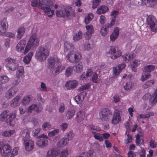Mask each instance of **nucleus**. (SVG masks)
<instances>
[{"instance_id":"603ef678","label":"nucleus","mask_w":157,"mask_h":157,"mask_svg":"<svg viewBox=\"0 0 157 157\" xmlns=\"http://www.w3.org/2000/svg\"><path fill=\"white\" fill-rule=\"evenodd\" d=\"M117 50V48L115 46H111L109 52L108 53V54L110 55V56L113 55Z\"/></svg>"},{"instance_id":"4c0bfd02","label":"nucleus","mask_w":157,"mask_h":157,"mask_svg":"<svg viewBox=\"0 0 157 157\" xmlns=\"http://www.w3.org/2000/svg\"><path fill=\"white\" fill-rule=\"evenodd\" d=\"M73 67L72 66L68 67L66 70L65 75L66 77H69L72 74Z\"/></svg>"},{"instance_id":"cd10ccee","label":"nucleus","mask_w":157,"mask_h":157,"mask_svg":"<svg viewBox=\"0 0 157 157\" xmlns=\"http://www.w3.org/2000/svg\"><path fill=\"white\" fill-rule=\"evenodd\" d=\"M18 69L16 71V77L17 78L21 77L24 73V67L23 66H20L17 67Z\"/></svg>"},{"instance_id":"864d4df0","label":"nucleus","mask_w":157,"mask_h":157,"mask_svg":"<svg viewBox=\"0 0 157 157\" xmlns=\"http://www.w3.org/2000/svg\"><path fill=\"white\" fill-rule=\"evenodd\" d=\"M124 89L126 90H128L132 88V83L131 82L126 83L125 85L124 86Z\"/></svg>"},{"instance_id":"e2e57ef3","label":"nucleus","mask_w":157,"mask_h":157,"mask_svg":"<svg viewBox=\"0 0 157 157\" xmlns=\"http://www.w3.org/2000/svg\"><path fill=\"white\" fill-rule=\"evenodd\" d=\"M43 10L44 13L49 12L51 11V9L49 7L47 6H43L42 5L39 8Z\"/></svg>"},{"instance_id":"aec40b11","label":"nucleus","mask_w":157,"mask_h":157,"mask_svg":"<svg viewBox=\"0 0 157 157\" xmlns=\"http://www.w3.org/2000/svg\"><path fill=\"white\" fill-rule=\"evenodd\" d=\"M56 61V58L54 57H50L48 59V67L50 70H53L54 69Z\"/></svg>"},{"instance_id":"1a4fd4ad","label":"nucleus","mask_w":157,"mask_h":157,"mask_svg":"<svg viewBox=\"0 0 157 157\" xmlns=\"http://www.w3.org/2000/svg\"><path fill=\"white\" fill-rule=\"evenodd\" d=\"M12 147L8 144H5L2 141L0 142V154L2 156L8 157L10 156Z\"/></svg>"},{"instance_id":"a18cd8bd","label":"nucleus","mask_w":157,"mask_h":157,"mask_svg":"<svg viewBox=\"0 0 157 157\" xmlns=\"http://www.w3.org/2000/svg\"><path fill=\"white\" fill-rule=\"evenodd\" d=\"M51 126L48 122H44L42 125V128L44 131H46L51 128Z\"/></svg>"},{"instance_id":"338daca9","label":"nucleus","mask_w":157,"mask_h":157,"mask_svg":"<svg viewBox=\"0 0 157 157\" xmlns=\"http://www.w3.org/2000/svg\"><path fill=\"white\" fill-rule=\"evenodd\" d=\"M35 108L36 109L35 111L36 113H38L41 112L43 109V107L41 105H39L38 106L36 105V107Z\"/></svg>"},{"instance_id":"13d9d810","label":"nucleus","mask_w":157,"mask_h":157,"mask_svg":"<svg viewBox=\"0 0 157 157\" xmlns=\"http://www.w3.org/2000/svg\"><path fill=\"white\" fill-rule=\"evenodd\" d=\"M59 131V129H56L53 131L50 132L48 133V136L49 137L52 136L57 134Z\"/></svg>"},{"instance_id":"dca6fc26","label":"nucleus","mask_w":157,"mask_h":157,"mask_svg":"<svg viewBox=\"0 0 157 157\" xmlns=\"http://www.w3.org/2000/svg\"><path fill=\"white\" fill-rule=\"evenodd\" d=\"M26 41L25 40H21L17 44L16 49L18 52L21 53L23 52L24 48L25 47Z\"/></svg>"},{"instance_id":"72a5a7b5","label":"nucleus","mask_w":157,"mask_h":157,"mask_svg":"<svg viewBox=\"0 0 157 157\" xmlns=\"http://www.w3.org/2000/svg\"><path fill=\"white\" fill-rule=\"evenodd\" d=\"M73 46L72 43L68 42L66 41L64 43V51H67L73 48Z\"/></svg>"},{"instance_id":"423d86ee","label":"nucleus","mask_w":157,"mask_h":157,"mask_svg":"<svg viewBox=\"0 0 157 157\" xmlns=\"http://www.w3.org/2000/svg\"><path fill=\"white\" fill-rule=\"evenodd\" d=\"M39 39L36 37V35L33 34L27 43L24 52V54L27 53L31 48L38 46L39 45Z\"/></svg>"},{"instance_id":"9d476101","label":"nucleus","mask_w":157,"mask_h":157,"mask_svg":"<svg viewBox=\"0 0 157 157\" xmlns=\"http://www.w3.org/2000/svg\"><path fill=\"white\" fill-rule=\"evenodd\" d=\"M147 20L151 30L153 32H156L157 31V24L155 17L153 15H150L147 18Z\"/></svg>"},{"instance_id":"4468645a","label":"nucleus","mask_w":157,"mask_h":157,"mask_svg":"<svg viewBox=\"0 0 157 157\" xmlns=\"http://www.w3.org/2000/svg\"><path fill=\"white\" fill-rule=\"evenodd\" d=\"M86 93L84 91L82 92L76 96L74 98V100L77 104L82 103L84 99Z\"/></svg>"},{"instance_id":"bb28decb","label":"nucleus","mask_w":157,"mask_h":157,"mask_svg":"<svg viewBox=\"0 0 157 157\" xmlns=\"http://www.w3.org/2000/svg\"><path fill=\"white\" fill-rule=\"evenodd\" d=\"M109 28L110 24L109 23L107 24L105 26L102 27L100 30L101 34L105 36L107 34Z\"/></svg>"},{"instance_id":"f257e3e1","label":"nucleus","mask_w":157,"mask_h":157,"mask_svg":"<svg viewBox=\"0 0 157 157\" xmlns=\"http://www.w3.org/2000/svg\"><path fill=\"white\" fill-rule=\"evenodd\" d=\"M50 48L48 44L39 47L35 56V58L40 62L44 61L49 55Z\"/></svg>"},{"instance_id":"58836bf2","label":"nucleus","mask_w":157,"mask_h":157,"mask_svg":"<svg viewBox=\"0 0 157 157\" xmlns=\"http://www.w3.org/2000/svg\"><path fill=\"white\" fill-rule=\"evenodd\" d=\"M94 15L93 13H89L87 16L85 17L84 22L86 24H87L93 18Z\"/></svg>"},{"instance_id":"69168bd1","label":"nucleus","mask_w":157,"mask_h":157,"mask_svg":"<svg viewBox=\"0 0 157 157\" xmlns=\"http://www.w3.org/2000/svg\"><path fill=\"white\" fill-rule=\"evenodd\" d=\"M41 130L40 128H38L36 129L33 130L32 132V135L33 136H36L38 135V134L39 133Z\"/></svg>"},{"instance_id":"0e129e2a","label":"nucleus","mask_w":157,"mask_h":157,"mask_svg":"<svg viewBox=\"0 0 157 157\" xmlns=\"http://www.w3.org/2000/svg\"><path fill=\"white\" fill-rule=\"evenodd\" d=\"M60 156L62 157H66L68 155V151L67 149H64L61 152Z\"/></svg>"},{"instance_id":"49530a36","label":"nucleus","mask_w":157,"mask_h":157,"mask_svg":"<svg viewBox=\"0 0 157 157\" xmlns=\"http://www.w3.org/2000/svg\"><path fill=\"white\" fill-rule=\"evenodd\" d=\"M9 80V78L6 75H3L0 77V82L2 84L7 83Z\"/></svg>"},{"instance_id":"9b49d317","label":"nucleus","mask_w":157,"mask_h":157,"mask_svg":"<svg viewBox=\"0 0 157 157\" xmlns=\"http://www.w3.org/2000/svg\"><path fill=\"white\" fill-rule=\"evenodd\" d=\"M18 90V89L17 86H13L5 93V97L7 99H10L14 96Z\"/></svg>"},{"instance_id":"4d7b16f0","label":"nucleus","mask_w":157,"mask_h":157,"mask_svg":"<svg viewBox=\"0 0 157 157\" xmlns=\"http://www.w3.org/2000/svg\"><path fill=\"white\" fill-rule=\"evenodd\" d=\"M94 137L95 139L100 141L103 140L102 139V134L100 133H96L94 136Z\"/></svg>"},{"instance_id":"a211bd4d","label":"nucleus","mask_w":157,"mask_h":157,"mask_svg":"<svg viewBox=\"0 0 157 157\" xmlns=\"http://www.w3.org/2000/svg\"><path fill=\"white\" fill-rule=\"evenodd\" d=\"M86 28L87 32L84 35L86 39L88 40L90 38L91 34L94 32V27L92 25H89L86 26Z\"/></svg>"},{"instance_id":"052dcab7","label":"nucleus","mask_w":157,"mask_h":157,"mask_svg":"<svg viewBox=\"0 0 157 157\" xmlns=\"http://www.w3.org/2000/svg\"><path fill=\"white\" fill-rule=\"evenodd\" d=\"M150 146L152 148H156L157 146V144L155 140H151L149 142Z\"/></svg>"},{"instance_id":"3c124183","label":"nucleus","mask_w":157,"mask_h":157,"mask_svg":"<svg viewBox=\"0 0 157 157\" xmlns=\"http://www.w3.org/2000/svg\"><path fill=\"white\" fill-rule=\"evenodd\" d=\"M91 86L90 84L88 83L81 86L78 90L80 91H82L84 90H87L89 89Z\"/></svg>"},{"instance_id":"39448f33","label":"nucleus","mask_w":157,"mask_h":157,"mask_svg":"<svg viewBox=\"0 0 157 157\" xmlns=\"http://www.w3.org/2000/svg\"><path fill=\"white\" fill-rule=\"evenodd\" d=\"M99 119L102 121H109L112 117V112L108 108H103L101 109L99 113Z\"/></svg>"},{"instance_id":"20e7f679","label":"nucleus","mask_w":157,"mask_h":157,"mask_svg":"<svg viewBox=\"0 0 157 157\" xmlns=\"http://www.w3.org/2000/svg\"><path fill=\"white\" fill-rule=\"evenodd\" d=\"M56 15L58 17H75V11L70 6H68L64 8V10H58L56 11Z\"/></svg>"},{"instance_id":"6e6d98bb","label":"nucleus","mask_w":157,"mask_h":157,"mask_svg":"<svg viewBox=\"0 0 157 157\" xmlns=\"http://www.w3.org/2000/svg\"><path fill=\"white\" fill-rule=\"evenodd\" d=\"M19 148L18 147H15L13 149L11 153L10 157H14L18 154Z\"/></svg>"},{"instance_id":"5701e85b","label":"nucleus","mask_w":157,"mask_h":157,"mask_svg":"<svg viewBox=\"0 0 157 157\" xmlns=\"http://www.w3.org/2000/svg\"><path fill=\"white\" fill-rule=\"evenodd\" d=\"M48 143V140L44 139H40L37 140L36 144L40 147H44L46 146Z\"/></svg>"},{"instance_id":"680f3d73","label":"nucleus","mask_w":157,"mask_h":157,"mask_svg":"<svg viewBox=\"0 0 157 157\" xmlns=\"http://www.w3.org/2000/svg\"><path fill=\"white\" fill-rule=\"evenodd\" d=\"M36 107V104H33L28 107L27 109L28 112L29 113H31L34 110Z\"/></svg>"},{"instance_id":"ea45409f","label":"nucleus","mask_w":157,"mask_h":157,"mask_svg":"<svg viewBox=\"0 0 157 157\" xmlns=\"http://www.w3.org/2000/svg\"><path fill=\"white\" fill-rule=\"evenodd\" d=\"M122 54V52L121 50L117 48L116 52L114 53L113 55L110 56L111 58L113 59H114L120 57Z\"/></svg>"},{"instance_id":"6e6552de","label":"nucleus","mask_w":157,"mask_h":157,"mask_svg":"<svg viewBox=\"0 0 157 157\" xmlns=\"http://www.w3.org/2000/svg\"><path fill=\"white\" fill-rule=\"evenodd\" d=\"M6 63L5 67L9 71H15L18 67L17 60L11 57H8L5 59Z\"/></svg>"},{"instance_id":"8fccbe9b","label":"nucleus","mask_w":157,"mask_h":157,"mask_svg":"<svg viewBox=\"0 0 157 157\" xmlns=\"http://www.w3.org/2000/svg\"><path fill=\"white\" fill-rule=\"evenodd\" d=\"M126 134L127 136V138L124 140V143L126 144L131 143L132 140V136L129 134V132H127V134Z\"/></svg>"},{"instance_id":"e433bc0d","label":"nucleus","mask_w":157,"mask_h":157,"mask_svg":"<svg viewBox=\"0 0 157 157\" xmlns=\"http://www.w3.org/2000/svg\"><path fill=\"white\" fill-rule=\"evenodd\" d=\"M124 125L126 129L125 134H127V132H129V131H130L132 126L131 123L130 119L124 123Z\"/></svg>"},{"instance_id":"473e14b6","label":"nucleus","mask_w":157,"mask_h":157,"mask_svg":"<svg viewBox=\"0 0 157 157\" xmlns=\"http://www.w3.org/2000/svg\"><path fill=\"white\" fill-rule=\"evenodd\" d=\"M155 66L152 65H148L144 67V70L143 71L145 72V73L147 72L150 73L153 71L155 69Z\"/></svg>"},{"instance_id":"393cba45","label":"nucleus","mask_w":157,"mask_h":157,"mask_svg":"<svg viewBox=\"0 0 157 157\" xmlns=\"http://www.w3.org/2000/svg\"><path fill=\"white\" fill-rule=\"evenodd\" d=\"M68 141L67 139L66 138H63L58 142L57 146L58 147H62L68 144Z\"/></svg>"},{"instance_id":"37998d69","label":"nucleus","mask_w":157,"mask_h":157,"mask_svg":"<svg viewBox=\"0 0 157 157\" xmlns=\"http://www.w3.org/2000/svg\"><path fill=\"white\" fill-rule=\"evenodd\" d=\"M65 69L64 66L61 65L58 66L55 69V73L56 74H59Z\"/></svg>"},{"instance_id":"a19ab883","label":"nucleus","mask_w":157,"mask_h":157,"mask_svg":"<svg viewBox=\"0 0 157 157\" xmlns=\"http://www.w3.org/2000/svg\"><path fill=\"white\" fill-rule=\"evenodd\" d=\"M32 99V98L31 96L27 95L23 98L22 100V103L24 105H28Z\"/></svg>"},{"instance_id":"79ce46f5","label":"nucleus","mask_w":157,"mask_h":157,"mask_svg":"<svg viewBox=\"0 0 157 157\" xmlns=\"http://www.w3.org/2000/svg\"><path fill=\"white\" fill-rule=\"evenodd\" d=\"M75 71L77 73H80L83 68V65L81 62L79 63L78 64L76 65L75 66Z\"/></svg>"},{"instance_id":"ddd939ff","label":"nucleus","mask_w":157,"mask_h":157,"mask_svg":"<svg viewBox=\"0 0 157 157\" xmlns=\"http://www.w3.org/2000/svg\"><path fill=\"white\" fill-rule=\"evenodd\" d=\"M8 27L6 18H4L0 21V35H2L5 33Z\"/></svg>"},{"instance_id":"c85d7f7f","label":"nucleus","mask_w":157,"mask_h":157,"mask_svg":"<svg viewBox=\"0 0 157 157\" xmlns=\"http://www.w3.org/2000/svg\"><path fill=\"white\" fill-rule=\"evenodd\" d=\"M25 33V28L23 27H21L19 28L17 31V38L20 39L23 36Z\"/></svg>"},{"instance_id":"774afa93","label":"nucleus","mask_w":157,"mask_h":157,"mask_svg":"<svg viewBox=\"0 0 157 157\" xmlns=\"http://www.w3.org/2000/svg\"><path fill=\"white\" fill-rule=\"evenodd\" d=\"M136 144L137 146L140 145V142L141 141V140L140 139V136H139L138 134H137L136 135Z\"/></svg>"},{"instance_id":"4be33fe9","label":"nucleus","mask_w":157,"mask_h":157,"mask_svg":"<svg viewBox=\"0 0 157 157\" xmlns=\"http://www.w3.org/2000/svg\"><path fill=\"white\" fill-rule=\"evenodd\" d=\"M59 154V152L56 148H53L48 151L45 157H56Z\"/></svg>"},{"instance_id":"2eb2a0df","label":"nucleus","mask_w":157,"mask_h":157,"mask_svg":"<svg viewBox=\"0 0 157 157\" xmlns=\"http://www.w3.org/2000/svg\"><path fill=\"white\" fill-rule=\"evenodd\" d=\"M78 84V82L75 80H72L67 81L65 83V86L68 90L74 89L76 87Z\"/></svg>"},{"instance_id":"de8ad7c7","label":"nucleus","mask_w":157,"mask_h":157,"mask_svg":"<svg viewBox=\"0 0 157 157\" xmlns=\"http://www.w3.org/2000/svg\"><path fill=\"white\" fill-rule=\"evenodd\" d=\"M82 33L79 32L75 35L73 38V39L75 41H77L80 39L82 37Z\"/></svg>"},{"instance_id":"f3484780","label":"nucleus","mask_w":157,"mask_h":157,"mask_svg":"<svg viewBox=\"0 0 157 157\" xmlns=\"http://www.w3.org/2000/svg\"><path fill=\"white\" fill-rule=\"evenodd\" d=\"M85 112L83 110H80L77 113L75 119L78 123H80L85 118Z\"/></svg>"},{"instance_id":"b1692460","label":"nucleus","mask_w":157,"mask_h":157,"mask_svg":"<svg viewBox=\"0 0 157 157\" xmlns=\"http://www.w3.org/2000/svg\"><path fill=\"white\" fill-rule=\"evenodd\" d=\"M140 63V61L138 60H134L130 63V66L132 70L136 72L137 67Z\"/></svg>"},{"instance_id":"09e8293b","label":"nucleus","mask_w":157,"mask_h":157,"mask_svg":"<svg viewBox=\"0 0 157 157\" xmlns=\"http://www.w3.org/2000/svg\"><path fill=\"white\" fill-rule=\"evenodd\" d=\"M154 113L152 112H149L145 114H141L139 115L140 118H148L151 116H153Z\"/></svg>"},{"instance_id":"7c9ffc66","label":"nucleus","mask_w":157,"mask_h":157,"mask_svg":"<svg viewBox=\"0 0 157 157\" xmlns=\"http://www.w3.org/2000/svg\"><path fill=\"white\" fill-rule=\"evenodd\" d=\"M75 111L74 109H69L66 113V117L69 120L72 117L75 115Z\"/></svg>"},{"instance_id":"0eeeda50","label":"nucleus","mask_w":157,"mask_h":157,"mask_svg":"<svg viewBox=\"0 0 157 157\" xmlns=\"http://www.w3.org/2000/svg\"><path fill=\"white\" fill-rule=\"evenodd\" d=\"M82 56L79 52L74 53L73 52H70L66 56V58L70 62L74 63L79 62L82 59Z\"/></svg>"},{"instance_id":"c756f323","label":"nucleus","mask_w":157,"mask_h":157,"mask_svg":"<svg viewBox=\"0 0 157 157\" xmlns=\"http://www.w3.org/2000/svg\"><path fill=\"white\" fill-rule=\"evenodd\" d=\"M20 98L19 96H17L14 98L10 102V106L13 107L18 106L19 105L18 101Z\"/></svg>"},{"instance_id":"6ab92c4d","label":"nucleus","mask_w":157,"mask_h":157,"mask_svg":"<svg viewBox=\"0 0 157 157\" xmlns=\"http://www.w3.org/2000/svg\"><path fill=\"white\" fill-rule=\"evenodd\" d=\"M109 10L108 7L105 5L99 6L96 11V13L98 14H104L107 12Z\"/></svg>"},{"instance_id":"bf43d9fd","label":"nucleus","mask_w":157,"mask_h":157,"mask_svg":"<svg viewBox=\"0 0 157 157\" xmlns=\"http://www.w3.org/2000/svg\"><path fill=\"white\" fill-rule=\"evenodd\" d=\"M99 80V79L97 73H95L93 75L92 78V80L93 82L97 83Z\"/></svg>"},{"instance_id":"c9c22d12","label":"nucleus","mask_w":157,"mask_h":157,"mask_svg":"<svg viewBox=\"0 0 157 157\" xmlns=\"http://www.w3.org/2000/svg\"><path fill=\"white\" fill-rule=\"evenodd\" d=\"M155 82V80H151L145 83L143 85L142 87L144 89L147 88L152 85Z\"/></svg>"},{"instance_id":"a878e982","label":"nucleus","mask_w":157,"mask_h":157,"mask_svg":"<svg viewBox=\"0 0 157 157\" xmlns=\"http://www.w3.org/2000/svg\"><path fill=\"white\" fill-rule=\"evenodd\" d=\"M33 55V53L32 52H29L25 56L23 59L24 63L26 64L29 63L30 62Z\"/></svg>"},{"instance_id":"f8f14e48","label":"nucleus","mask_w":157,"mask_h":157,"mask_svg":"<svg viewBox=\"0 0 157 157\" xmlns=\"http://www.w3.org/2000/svg\"><path fill=\"white\" fill-rule=\"evenodd\" d=\"M121 121V117L120 115V111L118 110H115L113 114L111 123L115 125L118 124Z\"/></svg>"},{"instance_id":"c03bdc74","label":"nucleus","mask_w":157,"mask_h":157,"mask_svg":"<svg viewBox=\"0 0 157 157\" xmlns=\"http://www.w3.org/2000/svg\"><path fill=\"white\" fill-rule=\"evenodd\" d=\"M15 130H12L9 131H5L2 133V135L3 136L8 137L11 136L15 132Z\"/></svg>"},{"instance_id":"5fc2aeb1","label":"nucleus","mask_w":157,"mask_h":157,"mask_svg":"<svg viewBox=\"0 0 157 157\" xmlns=\"http://www.w3.org/2000/svg\"><path fill=\"white\" fill-rule=\"evenodd\" d=\"M101 0H93L92 2V8L94 9L98 6Z\"/></svg>"},{"instance_id":"f704fd0d","label":"nucleus","mask_w":157,"mask_h":157,"mask_svg":"<svg viewBox=\"0 0 157 157\" xmlns=\"http://www.w3.org/2000/svg\"><path fill=\"white\" fill-rule=\"evenodd\" d=\"M133 54H126L122 56V58L124 61L127 62L132 60L133 58Z\"/></svg>"},{"instance_id":"2f4dec72","label":"nucleus","mask_w":157,"mask_h":157,"mask_svg":"<svg viewBox=\"0 0 157 157\" xmlns=\"http://www.w3.org/2000/svg\"><path fill=\"white\" fill-rule=\"evenodd\" d=\"M41 0H32L31 1V5L32 7H37L39 8L42 5V4L41 3Z\"/></svg>"},{"instance_id":"7ed1b4c3","label":"nucleus","mask_w":157,"mask_h":157,"mask_svg":"<svg viewBox=\"0 0 157 157\" xmlns=\"http://www.w3.org/2000/svg\"><path fill=\"white\" fill-rule=\"evenodd\" d=\"M24 137L23 140L26 150L27 151H30L34 148V142L30 139V131L28 129L25 130L22 133Z\"/></svg>"},{"instance_id":"f03ea898","label":"nucleus","mask_w":157,"mask_h":157,"mask_svg":"<svg viewBox=\"0 0 157 157\" xmlns=\"http://www.w3.org/2000/svg\"><path fill=\"white\" fill-rule=\"evenodd\" d=\"M9 111L6 110L3 111L0 115V121L3 122L4 121L10 126H14L16 124L17 120L16 118V114L12 113L9 114Z\"/></svg>"},{"instance_id":"412c9836","label":"nucleus","mask_w":157,"mask_h":157,"mask_svg":"<svg viewBox=\"0 0 157 157\" xmlns=\"http://www.w3.org/2000/svg\"><path fill=\"white\" fill-rule=\"evenodd\" d=\"M119 33V29L118 27L115 28L112 34L110 36V40L114 41L118 37Z\"/></svg>"}]
</instances>
